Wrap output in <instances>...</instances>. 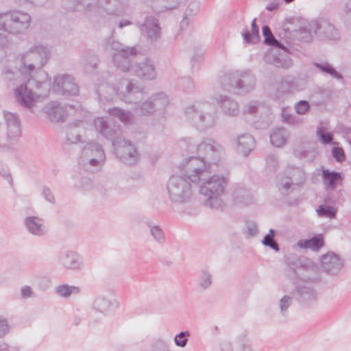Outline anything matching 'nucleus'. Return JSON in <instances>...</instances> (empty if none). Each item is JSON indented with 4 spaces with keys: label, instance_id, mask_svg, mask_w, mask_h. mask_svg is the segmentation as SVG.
<instances>
[{
    "label": "nucleus",
    "instance_id": "nucleus-24",
    "mask_svg": "<svg viewBox=\"0 0 351 351\" xmlns=\"http://www.w3.org/2000/svg\"><path fill=\"white\" fill-rule=\"evenodd\" d=\"M212 274L207 269H203L199 271L197 286L201 290H206L212 285Z\"/></svg>",
    "mask_w": 351,
    "mask_h": 351
},
{
    "label": "nucleus",
    "instance_id": "nucleus-6",
    "mask_svg": "<svg viewBox=\"0 0 351 351\" xmlns=\"http://www.w3.org/2000/svg\"><path fill=\"white\" fill-rule=\"evenodd\" d=\"M287 276H300L304 280L305 285L298 287V292L300 300L305 304H309L317 300V295L313 287L308 286V283L318 282L319 275L315 269H306L302 267L296 269L289 267L286 270Z\"/></svg>",
    "mask_w": 351,
    "mask_h": 351
},
{
    "label": "nucleus",
    "instance_id": "nucleus-53",
    "mask_svg": "<svg viewBox=\"0 0 351 351\" xmlns=\"http://www.w3.org/2000/svg\"><path fill=\"white\" fill-rule=\"evenodd\" d=\"M23 293L25 296H29L30 293V289L29 288H25L23 289Z\"/></svg>",
    "mask_w": 351,
    "mask_h": 351
},
{
    "label": "nucleus",
    "instance_id": "nucleus-35",
    "mask_svg": "<svg viewBox=\"0 0 351 351\" xmlns=\"http://www.w3.org/2000/svg\"><path fill=\"white\" fill-rule=\"evenodd\" d=\"M79 290L77 287H69L67 285H60L57 288V293L63 297H69L72 293H78Z\"/></svg>",
    "mask_w": 351,
    "mask_h": 351
},
{
    "label": "nucleus",
    "instance_id": "nucleus-46",
    "mask_svg": "<svg viewBox=\"0 0 351 351\" xmlns=\"http://www.w3.org/2000/svg\"><path fill=\"white\" fill-rule=\"evenodd\" d=\"M346 25L351 30V7L346 6L345 11Z\"/></svg>",
    "mask_w": 351,
    "mask_h": 351
},
{
    "label": "nucleus",
    "instance_id": "nucleus-15",
    "mask_svg": "<svg viewBox=\"0 0 351 351\" xmlns=\"http://www.w3.org/2000/svg\"><path fill=\"white\" fill-rule=\"evenodd\" d=\"M216 101L225 114L231 117H235L239 114V105L234 99L227 96L219 95L216 98Z\"/></svg>",
    "mask_w": 351,
    "mask_h": 351
},
{
    "label": "nucleus",
    "instance_id": "nucleus-20",
    "mask_svg": "<svg viewBox=\"0 0 351 351\" xmlns=\"http://www.w3.org/2000/svg\"><path fill=\"white\" fill-rule=\"evenodd\" d=\"M156 112L163 111L169 104L167 95L164 92H158L150 97Z\"/></svg>",
    "mask_w": 351,
    "mask_h": 351
},
{
    "label": "nucleus",
    "instance_id": "nucleus-23",
    "mask_svg": "<svg viewBox=\"0 0 351 351\" xmlns=\"http://www.w3.org/2000/svg\"><path fill=\"white\" fill-rule=\"evenodd\" d=\"M108 113L115 117H117L125 124H130L133 120V114L128 110L119 108H113L108 110Z\"/></svg>",
    "mask_w": 351,
    "mask_h": 351
},
{
    "label": "nucleus",
    "instance_id": "nucleus-21",
    "mask_svg": "<svg viewBox=\"0 0 351 351\" xmlns=\"http://www.w3.org/2000/svg\"><path fill=\"white\" fill-rule=\"evenodd\" d=\"M288 137L289 132L286 129L277 128L270 135L271 143L274 146L280 147L287 143Z\"/></svg>",
    "mask_w": 351,
    "mask_h": 351
},
{
    "label": "nucleus",
    "instance_id": "nucleus-4",
    "mask_svg": "<svg viewBox=\"0 0 351 351\" xmlns=\"http://www.w3.org/2000/svg\"><path fill=\"white\" fill-rule=\"evenodd\" d=\"M114 90L125 102L136 105L134 111L137 114L147 116L156 112L150 97L143 102H140L144 97V90L132 81L128 79L121 80Z\"/></svg>",
    "mask_w": 351,
    "mask_h": 351
},
{
    "label": "nucleus",
    "instance_id": "nucleus-44",
    "mask_svg": "<svg viewBox=\"0 0 351 351\" xmlns=\"http://www.w3.org/2000/svg\"><path fill=\"white\" fill-rule=\"evenodd\" d=\"M198 9H199V3L197 2H191L189 5V6L186 10V14L189 15V16L195 14L197 12Z\"/></svg>",
    "mask_w": 351,
    "mask_h": 351
},
{
    "label": "nucleus",
    "instance_id": "nucleus-13",
    "mask_svg": "<svg viewBox=\"0 0 351 351\" xmlns=\"http://www.w3.org/2000/svg\"><path fill=\"white\" fill-rule=\"evenodd\" d=\"M106 160V154L101 146L95 142L89 143V171H99Z\"/></svg>",
    "mask_w": 351,
    "mask_h": 351
},
{
    "label": "nucleus",
    "instance_id": "nucleus-2",
    "mask_svg": "<svg viewBox=\"0 0 351 351\" xmlns=\"http://www.w3.org/2000/svg\"><path fill=\"white\" fill-rule=\"evenodd\" d=\"M96 130L105 138L112 141L116 156L124 163L133 165L138 162L140 156L134 146L130 141L120 136L119 130L112 128L102 117L95 119Z\"/></svg>",
    "mask_w": 351,
    "mask_h": 351
},
{
    "label": "nucleus",
    "instance_id": "nucleus-54",
    "mask_svg": "<svg viewBox=\"0 0 351 351\" xmlns=\"http://www.w3.org/2000/svg\"><path fill=\"white\" fill-rule=\"evenodd\" d=\"M241 192V191H238L236 192V196H237V198L239 197V195ZM242 192L244 193H246L245 191H242Z\"/></svg>",
    "mask_w": 351,
    "mask_h": 351
},
{
    "label": "nucleus",
    "instance_id": "nucleus-19",
    "mask_svg": "<svg viewBox=\"0 0 351 351\" xmlns=\"http://www.w3.org/2000/svg\"><path fill=\"white\" fill-rule=\"evenodd\" d=\"M323 183L327 189L334 190L337 184L341 181V175L339 172L330 171L328 169L322 171Z\"/></svg>",
    "mask_w": 351,
    "mask_h": 351
},
{
    "label": "nucleus",
    "instance_id": "nucleus-31",
    "mask_svg": "<svg viewBox=\"0 0 351 351\" xmlns=\"http://www.w3.org/2000/svg\"><path fill=\"white\" fill-rule=\"evenodd\" d=\"M150 234L155 241L160 244H162L165 241V236L164 231L158 226H150Z\"/></svg>",
    "mask_w": 351,
    "mask_h": 351
},
{
    "label": "nucleus",
    "instance_id": "nucleus-49",
    "mask_svg": "<svg viewBox=\"0 0 351 351\" xmlns=\"http://www.w3.org/2000/svg\"><path fill=\"white\" fill-rule=\"evenodd\" d=\"M187 16L188 15L186 14V16L184 17V19L182 20L180 23V27L182 29L186 27L191 22V19L189 18Z\"/></svg>",
    "mask_w": 351,
    "mask_h": 351
},
{
    "label": "nucleus",
    "instance_id": "nucleus-37",
    "mask_svg": "<svg viewBox=\"0 0 351 351\" xmlns=\"http://www.w3.org/2000/svg\"><path fill=\"white\" fill-rule=\"evenodd\" d=\"M261 107V105L258 101H252L245 105L244 112L248 114H254L258 111Z\"/></svg>",
    "mask_w": 351,
    "mask_h": 351
},
{
    "label": "nucleus",
    "instance_id": "nucleus-32",
    "mask_svg": "<svg viewBox=\"0 0 351 351\" xmlns=\"http://www.w3.org/2000/svg\"><path fill=\"white\" fill-rule=\"evenodd\" d=\"M293 303V298L290 295H284L279 301V308L282 316H286L289 308Z\"/></svg>",
    "mask_w": 351,
    "mask_h": 351
},
{
    "label": "nucleus",
    "instance_id": "nucleus-17",
    "mask_svg": "<svg viewBox=\"0 0 351 351\" xmlns=\"http://www.w3.org/2000/svg\"><path fill=\"white\" fill-rule=\"evenodd\" d=\"M235 143L237 152L244 156H247L253 150L255 144L254 138L248 134L239 135Z\"/></svg>",
    "mask_w": 351,
    "mask_h": 351
},
{
    "label": "nucleus",
    "instance_id": "nucleus-57",
    "mask_svg": "<svg viewBox=\"0 0 351 351\" xmlns=\"http://www.w3.org/2000/svg\"><path fill=\"white\" fill-rule=\"evenodd\" d=\"M123 23H124L125 26H126V25H130V22L129 21H125V22H123Z\"/></svg>",
    "mask_w": 351,
    "mask_h": 351
},
{
    "label": "nucleus",
    "instance_id": "nucleus-9",
    "mask_svg": "<svg viewBox=\"0 0 351 351\" xmlns=\"http://www.w3.org/2000/svg\"><path fill=\"white\" fill-rule=\"evenodd\" d=\"M226 77L222 80L223 88L228 91H234L237 94H245L250 92L254 88L255 77L249 72H243L237 76L231 77V83L229 85L225 84Z\"/></svg>",
    "mask_w": 351,
    "mask_h": 351
},
{
    "label": "nucleus",
    "instance_id": "nucleus-27",
    "mask_svg": "<svg viewBox=\"0 0 351 351\" xmlns=\"http://www.w3.org/2000/svg\"><path fill=\"white\" fill-rule=\"evenodd\" d=\"M256 19H254L252 21L251 27L252 31L250 32L247 29H245L243 32L242 33V36L244 39V40L247 43H254L258 40V27L256 23Z\"/></svg>",
    "mask_w": 351,
    "mask_h": 351
},
{
    "label": "nucleus",
    "instance_id": "nucleus-39",
    "mask_svg": "<svg viewBox=\"0 0 351 351\" xmlns=\"http://www.w3.org/2000/svg\"><path fill=\"white\" fill-rule=\"evenodd\" d=\"M332 156L337 162H343L345 160L344 151L341 147H335L332 149Z\"/></svg>",
    "mask_w": 351,
    "mask_h": 351
},
{
    "label": "nucleus",
    "instance_id": "nucleus-36",
    "mask_svg": "<svg viewBox=\"0 0 351 351\" xmlns=\"http://www.w3.org/2000/svg\"><path fill=\"white\" fill-rule=\"evenodd\" d=\"M294 109L298 114H304L310 109V105L307 101L301 100L294 106Z\"/></svg>",
    "mask_w": 351,
    "mask_h": 351
},
{
    "label": "nucleus",
    "instance_id": "nucleus-48",
    "mask_svg": "<svg viewBox=\"0 0 351 351\" xmlns=\"http://www.w3.org/2000/svg\"><path fill=\"white\" fill-rule=\"evenodd\" d=\"M263 35L264 38L269 37L273 35L270 28L267 25H264L263 27Z\"/></svg>",
    "mask_w": 351,
    "mask_h": 351
},
{
    "label": "nucleus",
    "instance_id": "nucleus-22",
    "mask_svg": "<svg viewBox=\"0 0 351 351\" xmlns=\"http://www.w3.org/2000/svg\"><path fill=\"white\" fill-rule=\"evenodd\" d=\"M285 174L291 179L292 184L295 186H300L305 181V173L300 168L288 167L285 170Z\"/></svg>",
    "mask_w": 351,
    "mask_h": 351
},
{
    "label": "nucleus",
    "instance_id": "nucleus-12",
    "mask_svg": "<svg viewBox=\"0 0 351 351\" xmlns=\"http://www.w3.org/2000/svg\"><path fill=\"white\" fill-rule=\"evenodd\" d=\"M130 71L134 72L139 78L145 80H153L156 77V71L154 62L145 58L133 65Z\"/></svg>",
    "mask_w": 351,
    "mask_h": 351
},
{
    "label": "nucleus",
    "instance_id": "nucleus-11",
    "mask_svg": "<svg viewBox=\"0 0 351 351\" xmlns=\"http://www.w3.org/2000/svg\"><path fill=\"white\" fill-rule=\"evenodd\" d=\"M302 89L299 81L293 76H285L281 79L277 89L273 93V97L276 100L282 101Z\"/></svg>",
    "mask_w": 351,
    "mask_h": 351
},
{
    "label": "nucleus",
    "instance_id": "nucleus-28",
    "mask_svg": "<svg viewBox=\"0 0 351 351\" xmlns=\"http://www.w3.org/2000/svg\"><path fill=\"white\" fill-rule=\"evenodd\" d=\"M316 211L319 217L330 219L335 218L337 214V209L335 208L326 204L320 205Z\"/></svg>",
    "mask_w": 351,
    "mask_h": 351
},
{
    "label": "nucleus",
    "instance_id": "nucleus-26",
    "mask_svg": "<svg viewBox=\"0 0 351 351\" xmlns=\"http://www.w3.org/2000/svg\"><path fill=\"white\" fill-rule=\"evenodd\" d=\"M316 136L319 141L324 145H337V143L333 142V135L327 131L326 128L318 126L316 130Z\"/></svg>",
    "mask_w": 351,
    "mask_h": 351
},
{
    "label": "nucleus",
    "instance_id": "nucleus-47",
    "mask_svg": "<svg viewBox=\"0 0 351 351\" xmlns=\"http://www.w3.org/2000/svg\"><path fill=\"white\" fill-rule=\"evenodd\" d=\"M267 164L268 166L275 168L278 164V160L274 155L268 156L267 158Z\"/></svg>",
    "mask_w": 351,
    "mask_h": 351
},
{
    "label": "nucleus",
    "instance_id": "nucleus-5",
    "mask_svg": "<svg viewBox=\"0 0 351 351\" xmlns=\"http://www.w3.org/2000/svg\"><path fill=\"white\" fill-rule=\"evenodd\" d=\"M186 119L201 130L213 128L217 120L216 110L208 102H195L184 110Z\"/></svg>",
    "mask_w": 351,
    "mask_h": 351
},
{
    "label": "nucleus",
    "instance_id": "nucleus-1",
    "mask_svg": "<svg viewBox=\"0 0 351 351\" xmlns=\"http://www.w3.org/2000/svg\"><path fill=\"white\" fill-rule=\"evenodd\" d=\"M181 147L197 156L186 158L180 165V174L173 175L167 182V192L170 201L176 206H185L192 199L195 189L209 171L210 164L222 158L223 147L210 138L195 141L186 137L180 141Z\"/></svg>",
    "mask_w": 351,
    "mask_h": 351
},
{
    "label": "nucleus",
    "instance_id": "nucleus-34",
    "mask_svg": "<svg viewBox=\"0 0 351 351\" xmlns=\"http://www.w3.org/2000/svg\"><path fill=\"white\" fill-rule=\"evenodd\" d=\"M190 336L189 331H182L176 335L174 337V341L177 346L184 348L188 342V337Z\"/></svg>",
    "mask_w": 351,
    "mask_h": 351
},
{
    "label": "nucleus",
    "instance_id": "nucleus-8",
    "mask_svg": "<svg viewBox=\"0 0 351 351\" xmlns=\"http://www.w3.org/2000/svg\"><path fill=\"white\" fill-rule=\"evenodd\" d=\"M120 307V302L114 298H106L103 295L93 297L91 304V319L94 323L99 322L104 315L114 313Z\"/></svg>",
    "mask_w": 351,
    "mask_h": 351
},
{
    "label": "nucleus",
    "instance_id": "nucleus-30",
    "mask_svg": "<svg viewBox=\"0 0 351 351\" xmlns=\"http://www.w3.org/2000/svg\"><path fill=\"white\" fill-rule=\"evenodd\" d=\"M295 185L292 184L291 179L287 176L279 178L278 186L279 191L282 194H288L293 189V186Z\"/></svg>",
    "mask_w": 351,
    "mask_h": 351
},
{
    "label": "nucleus",
    "instance_id": "nucleus-58",
    "mask_svg": "<svg viewBox=\"0 0 351 351\" xmlns=\"http://www.w3.org/2000/svg\"><path fill=\"white\" fill-rule=\"evenodd\" d=\"M286 3H291L292 2L293 0H284Z\"/></svg>",
    "mask_w": 351,
    "mask_h": 351
},
{
    "label": "nucleus",
    "instance_id": "nucleus-45",
    "mask_svg": "<svg viewBox=\"0 0 351 351\" xmlns=\"http://www.w3.org/2000/svg\"><path fill=\"white\" fill-rule=\"evenodd\" d=\"M282 117L284 121L289 124L295 125L298 124L299 122L298 119L294 115L286 114L285 113H284L282 114Z\"/></svg>",
    "mask_w": 351,
    "mask_h": 351
},
{
    "label": "nucleus",
    "instance_id": "nucleus-16",
    "mask_svg": "<svg viewBox=\"0 0 351 351\" xmlns=\"http://www.w3.org/2000/svg\"><path fill=\"white\" fill-rule=\"evenodd\" d=\"M324 245V239L322 234H316L310 239H300L297 243V246L300 249H309L315 252L319 251Z\"/></svg>",
    "mask_w": 351,
    "mask_h": 351
},
{
    "label": "nucleus",
    "instance_id": "nucleus-59",
    "mask_svg": "<svg viewBox=\"0 0 351 351\" xmlns=\"http://www.w3.org/2000/svg\"><path fill=\"white\" fill-rule=\"evenodd\" d=\"M101 88H109V89H111V88L108 87V86H101Z\"/></svg>",
    "mask_w": 351,
    "mask_h": 351
},
{
    "label": "nucleus",
    "instance_id": "nucleus-29",
    "mask_svg": "<svg viewBox=\"0 0 351 351\" xmlns=\"http://www.w3.org/2000/svg\"><path fill=\"white\" fill-rule=\"evenodd\" d=\"M275 230L273 229H270L269 234H266L263 240L262 241V244L265 246H268L276 252H279L280 247L278 244L274 239Z\"/></svg>",
    "mask_w": 351,
    "mask_h": 351
},
{
    "label": "nucleus",
    "instance_id": "nucleus-50",
    "mask_svg": "<svg viewBox=\"0 0 351 351\" xmlns=\"http://www.w3.org/2000/svg\"><path fill=\"white\" fill-rule=\"evenodd\" d=\"M279 3L277 1L271 2L267 7V10L269 11H273L276 10L278 8Z\"/></svg>",
    "mask_w": 351,
    "mask_h": 351
},
{
    "label": "nucleus",
    "instance_id": "nucleus-18",
    "mask_svg": "<svg viewBox=\"0 0 351 351\" xmlns=\"http://www.w3.org/2000/svg\"><path fill=\"white\" fill-rule=\"evenodd\" d=\"M147 36L152 40H156L160 36V29L158 20L153 16L147 17L143 25Z\"/></svg>",
    "mask_w": 351,
    "mask_h": 351
},
{
    "label": "nucleus",
    "instance_id": "nucleus-14",
    "mask_svg": "<svg viewBox=\"0 0 351 351\" xmlns=\"http://www.w3.org/2000/svg\"><path fill=\"white\" fill-rule=\"evenodd\" d=\"M314 32L319 36H322L328 40H337L339 37V34L336 27L326 19H321L315 21L311 25Z\"/></svg>",
    "mask_w": 351,
    "mask_h": 351
},
{
    "label": "nucleus",
    "instance_id": "nucleus-60",
    "mask_svg": "<svg viewBox=\"0 0 351 351\" xmlns=\"http://www.w3.org/2000/svg\"><path fill=\"white\" fill-rule=\"evenodd\" d=\"M238 202H243V203H247L246 202H245V201H243V200H238Z\"/></svg>",
    "mask_w": 351,
    "mask_h": 351
},
{
    "label": "nucleus",
    "instance_id": "nucleus-3",
    "mask_svg": "<svg viewBox=\"0 0 351 351\" xmlns=\"http://www.w3.org/2000/svg\"><path fill=\"white\" fill-rule=\"evenodd\" d=\"M220 160L221 158L217 162H212L210 165L217 164ZM210 172L211 171L209 169V171L205 173L198 183L199 193L205 197L204 204L206 206L215 210L222 209L225 206L222 196L225 193L228 179L220 174H215L206 178V174Z\"/></svg>",
    "mask_w": 351,
    "mask_h": 351
},
{
    "label": "nucleus",
    "instance_id": "nucleus-25",
    "mask_svg": "<svg viewBox=\"0 0 351 351\" xmlns=\"http://www.w3.org/2000/svg\"><path fill=\"white\" fill-rule=\"evenodd\" d=\"M315 67H317L322 73L328 74L331 77L337 80H342L343 76L341 74L338 73L335 68L329 64L328 62H322L319 63H314Z\"/></svg>",
    "mask_w": 351,
    "mask_h": 351
},
{
    "label": "nucleus",
    "instance_id": "nucleus-40",
    "mask_svg": "<svg viewBox=\"0 0 351 351\" xmlns=\"http://www.w3.org/2000/svg\"><path fill=\"white\" fill-rule=\"evenodd\" d=\"M258 232L257 225L254 222H249L246 226V234L248 237H255Z\"/></svg>",
    "mask_w": 351,
    "mask_h": 351
},
{
    "label": "nucleus",
    "instance_id": "nucleus-38",
    "mask_svg": "<svg viewBox=\"0 0 351 351\" xmlns=\"http://www.w3.org/2000/svg\"><path fill=\"white\" fill-rule=\"evenodd\" d=\"M26 225L32 233L38 234L40 231V226L35 221L34 218H29L27 219Z\"/></svg>",
    "mask_w": 351,
    "mask_h": 351
},
{
    "label": "nucleus",
    "instance_id": "nucleus-55",
    "mask_svg": "<svg viewBox=\"0 0 351 351\" xmlns=\"http://www.w3.org/2000/svg\"><path fill=\"white\" fill-rule=\"evenodd\" d=\"M119 26L120 28H122V27H125V25H124L123 22H120Z\"/></svg>",
    "mask_w": 351,
    "mask_h": 351
},
{
    "label": "nucleus",
    "instance_id": "nucleus-33",
    "mask_svg": "<svg viewBox=\"0 0 351 351\" xmlns=\"http://www.w3.org/2000/svg\"><path fill=\"white\" fill-rule=\"evenodd\" d=\"M230 351H252L250 340L244 339L234 343Z\"/></svg>",
    "mask_w": 351,
    "mask_h": 351
},
{
    "label": "nucleus",
    "instance_id": "nucleus-41",
    "mask_svg": "<svg viewBox=\"0 0 351 351\" xmlns=\"http://www.w3.org/2000/svg\"><path fill=\"white\" fill-rule=\"evenodd\" d=\"M19 95L21 96L22 100L25 106L29 107L33 105L34 99L32 97L31 93H27V90L25 89V93L20 91Z\"/></svg>",
    "mask_w": 351,
    "mask_h": 351
},
{
    "label": "nucleus",
    "instance_id": "nucleus-52",
    "mask_svg": "<svg viewBox=\"0 0 351 351\" xmlns=\"http://www.w3.org/2000/svg\"><path fill=\"white\" fill-rule=\"evenodd\" d=\"M342 132L347 135H351V128L348 127H343L342 129Z\"/></svg>",
    "mask_w": 351,
    "mask_h": 351
},
{
    "label": "nucleus",
    "instance_id": "nucleus-43",
    "mask_svg": "<svg viewBox=\"0 0 351 351\" xmlns=\"http://www.w3.org/2000/svg\"><path fill=\"white\" fill-rule=\"evenodd\" d=\"M265 43L267 45H269L271 46H274L278 48H283L282 45L280 43H279L278 40H277L276 39V38L274 36V35L265 38Z\"/></svg>",
    "mask_w": 351,
    "mask_h": 351
},
{
    "label": "nucleus",
    "instance_id": "nucleus-7",
    "mask_svg": "<svg viewBox=\"0 0 351 351\" xmlns=\"http://www.w3.org/2000/svg\"><path fill=\"white\" fill-rule=\"evenodd\" d=\"M112 52V62L114 66L124 72L130 71L133 65L132 60L136 56L137 50L134 47H128L117 41L110 44Z\"/></svg>",
    "mask_w": 351,
    "mask_h": 351
},
{
    "label": "nucleus",
    "instance_id": "nucleus-42",
    "mask_svg": "<svg viewBox=\"0 0 351 351\" xmlns=\"http://www.w3.org/2000/svg\"><path fill=\"white\" fill-rule=\"evenodd\" d=\"M80 261L78 256L75 254H71L68 255L66 258V265L69 268H75L77 267L75 263H77Z\"/></svg>",
    "mask_w": 351,
    "mask_h": 351
},
{
    "label": "nucleus",
    "instance_id": "nucleus-10",
    "mask_svg": "<svg viewBox=\"0 0 351 351\" xmlns=\"http://www.w3.org/2000/svg\"><path fill=\"white\" fill-rule=\"evenodd\" d=\"M320 268L323 272L331 276H337L344 267L343 257L334 252H328L319 258Z\"/></svg>",
    "mask_w": 351,
    "mask_h": 351
},
{
    "label": "nucleus",
    "instance_id": "nucleus-51",
    "mask_svg": "<svg viewBox=\"0 0 351 351\" xmlns=\"http://www.w3.org/2000/svg\"><path fill=\"white\" fill-rule=\"evenodd\" d=\"M273 64L278 67H285L289 66L288 64H282L278 58L274 59Z\"/></svg>",
    "mask_w": 351,
    "mask_h": 351
},
{
    "label": "nucleus",
    "instance_id": "nucleus-56",
    "mask_svg": "<svg viewBox=\"0 0 351 351\" xmlns=\"http://www.w3.org/2000/svg\"><path fill=\"white\" fill-rule=\"evenodd\" d=\"M65 85H66V86H75L73 84H71V83H69V82H66V83H65Z\"/></svg>",
    "mask_w": 351,
    "mask_h": 351
}]
</instances>
